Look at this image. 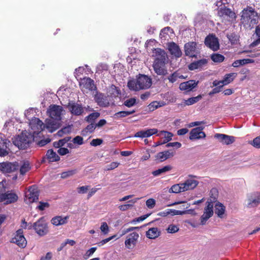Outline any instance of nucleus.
Returning a JSON list of instances; mask_svg holds the SVG:
<instances>
[{
    "label": "nucleus",
    "instance_id": "c756f323",
    "mask_svg": "<svg viewBox=\"0 0 260 260\" xmlns=\"http://www.w3.org/2000/svg\"><path fill=\"white\" fill-rule=\"evenodd\" d=\"M69 219V216H56L51 220V223L55 226H59L66 224Z\"/></svg>",
    "mask_w": 260,
    "mask_h": 260
},
{
    "label": "nucleus",
    "instance_id": "7ed1b4c3",
    "mask_svg": "<svg viewBox=\"0 0 260 260\" xmlns=\"http://www.w3.org/2000/svg\"><path fill=\"white\" fill-rule=\"evenodd\" d=\"M151 85V79L148 76L142 74H139L136 80H129L127 83L129 89L134 91L148 89Z\"/></svg>",
    "mask_w": 260,
    "mask_h": 260
},
{
    "label": "nucleus",
    "instance_id": "393cba45",
    "mask_svg": "<svg viewBox=\"0 0 260 260\" xmlns=\"http://www.w3.org/2000/svg\"><path fill=\"white\" fill-rule=\"evenodd\" d=\"M157 133L158 130L156 128L147 129L138 132L134 137L141 138H148Z\"/></svg>",
    "mask_w": 260,
    "mask_h": 260
},
{
    "label": "nucleus",
    "instance_id": "37998d69",
    "mask_svg": "<svg viewBox=\"0 0 260 260\" xmlns=\"http://www.w3.org/2000/svg\"><path fill=\"white\" fill-rule=\"evenodd\" d=\"M100 114L99 112H93L85 117V120L89 123H94V121L96 119Z\"/></svg>",
    "mask_w": 260,
    "mask_h": 260
},
{
    "label": "nucleus",
    "instance_id": "2eb2a0df",
    "mask_svg": "<svg viewBox=\"0 0 260 260\" xmlns=\"http://www.w3.org/2000/svg\"><path fill=\"white\" fill-rule=\"evenodd\" d=\"M39 194L37 187L35 186H31L29 187L28 192L26 194L25 197L27 198L28 202L32 203L38 201Z\"/></svg>",
    "mask_w": 260,
    "mask_h": 260
},
{
    "label": "nucleus",
    "instance_id": "0e129e2a",
    "mask_svg": "<svg viewBox=\"0 0 260 260\" xmlns=\"http://www.w3.org/2000/svg\"><path fill=\"white\" fill-rule=\"evenodd\" d=\"M6 181L3 180L0 182V195L4 193L6 191Z\"/></svg>",
    "mask_w": 260,
    "mask_h": 260
},
{
    "label": "nucleus",
    "instance_id": "13d9d810",
    "mask_svg": "<svg viewBox=\"0 0 260 260\" xmlns=\"http://www.w3.org/2000/svg\"><path fill=\"white\" fill-rule=\"evenodd\" d=\"M147 207L149 209H152L155 205V201L153 199H149L146 202Z\"/></svg>",
    "mask_w": 260,
    "mask_h": 260
},
{
    "label": "nucleus",
    "instance_id": "20e7f679",
    "mask_svg": "<svg viewBox=\"0 0 260 260\" xmlns=\"http://www.w3.org/2000/svg\"><path fill=\"white\" fill-rule=\"evenodd\" d=\"M13 143L19 149H24L29 146L32 141V136L26 132L12 139Z\"/></svg>",
    "mask_w": 260,
    "mask_h": 260
},
{
    "label": "nucleus",
    "instance_id": "a211bd4d",
    "mask_svg": "<svg viewBox=\"0 0 260 260\" xmlns=\"http://www.w3.org/2000/svg\"><path fill=\"white\" fill-rule=\"evenodd\" d=\"M185 53L186 56L194 57L197 53V43L194 42H188L184 45Z\"/></svg>",
    "mask_w": 260,
    "mask_h": 260
},
{
    "label": "nucleus",
    "instance_id": "ddd939ff",
    "mask_svg": "<svg viewBox=\"0 0 260 260\" xmlns=\"http://www.w3.org/2000/svg\"><path fill=\"white\" fill-rule=\"evenodd\" d=\"M139 237V235L136 232H133L128 235L124 242L125 247L128 249L134 247L136 245Z\"/></svg>",
    "mask_w": 260,
    "mask_h": 260
},
{
    "label": "nucleus",
    "instance_id": "423d86ee",
    "mask_svg": "<svg viewBox=\"0 0 260 260\" xmlns=\"http://www.w3.org/2000/svg\"><path fill=\"white\" fill-rule=\"evenodd\" d=\"M33 228L36 232L41 236H44L48 232L47 225L45 222L43 217L40 218L37 221L35 222L32 225H30L28 229Z\"/></svg>",
    "mask_w": 260,
    "mask_h": 260
},
{
    "label": "nucleus",
    "instance_id": "a19ab883",
    "mask_svg": "<svg viewBox=\"0 0 260 260\" xmlns=\"http://www.w3.org/2000/svg\"><path fill=\"white\" fill-rule=\"evenodd\" d=\"M227 38L232 44H237L239 41V36L235 32L227 35Z\"/></svg>",
    "mask_w": 260,
    "mask_h": 260
},
{
    "label": "nucleus",
    "instance_id": "f03ea898",
    "mask_svg": "<svg viewBox=\"0 0 260 260\" xmlns=\"http://www.w3.org/2000/svg\"><path fill=\"white\" fill-rule=\"evenodd\" d=\"M29 126L32 130L33 135L39 134L45 127L51 133L53 132L58 128V125L54 123L51 119H47L46 124H44L41 120L36 117L30 120Z\"/></svg>",
    "mask_w": 260,
    "mask_h": 260
},
{
    "label": "nucleus",
    "instance_id": "1a4fd4ad",
    "mask_svg": "<svg viewBox=\"0 0 260 260\" xmlns=\"http://www.w3.org/2000/svg\"><path fill=\"white\" fill-rule=\"evenodd\" d=\"M11 242L16 244L18 246L21 248H24L26 246L27 242L23 236V231L22 229H19L17 231Z\"/></svg>",
    "mask_w": 260,
    "mask_h": 260
},
{
    "label": "nucleus",
    "instance_id": "f257e3e1",
    "mask_svg": "<svg viewBox=\"0 0 260 260\" xmlns=\"http://www.w3.org/2000/svg\"><path fill=\"white\" fill-rule=\"evenodd\" d=\"M241 23L246 28L251 29L258 21L257 13L251 7H247L241 12Z\"/></svg>",
    "mask_w": 260,
    "mask_h": 260
},
{
    "label": "nucleus",
    "instance_id": "c03bdc74",
    "mask_svg": "<svg viewBox=\"0 0 260 260\" xmlns=\"http://www.w3.org/2000/svg\"><path fill=\"white\" fill-rule=\"evenodd\" d=\"M202 98V96L201 95L190 98L185 101V104L187 106L191 105L199 102Z\"/></svg>",
    "mask_w": 260,
    "mask_h": 260
},
{
    "label": "nucleus",
    "instance_id": "c85d7f7f",
    "mask_svg": "<svg viewBox=\"0 0 260 260\" xmlns=\"http://www.w3.org/2000/svg\"><path fill=\"white\" fill-rule=\"evenodd\" d=\"M60 157L52 149H49L47 151L45 156L43 158L42 162H45L46 160L49 162H54L58 161Z\"/></svg>",
    "mask_w": 260,
    "mask_h": 260
},
{
    "label": "nucleus",
    "instance_id": "49530a36",
    "mask_svg": "<svg viewBox=\"0 0 260 260\" xmlns=\"http://www.w3.org/2000/svg\"><path fill=\"white\" fill-rule=\"evenodd\" d=\"M211 58L215 62H221L224 60V57L221 54L214 53L211 55Z\"/></svg>",
    "mask_w": 260,
    "mask_h": 260
},
{
    "label": "nucleus",
    "instance_id": "6e6552de",
    "mask_svg": "<svg viewBox=\"0 0 260 260\" xmlns=\"http://www.w3.org/2000/svg\"><path fill=\"white\" fill-rule=\"evenodd\" d=\"M203 214L201 217V224L205 225L207 221L213 215L214 205L212 202H207Z\"/></svg>",
    "mask_w": 260,
    "mask_h": 260
},
{
    "label": "nucleus",
    "instance_id": "8fccbe9b",
    "mask_svg": "<svg viewBox=\"0 0 260 260\" xmlns=\"http://www.w3.org/2000/svg\"><path fill=\"white\" fill-rule=\"evenodd\" d=\"M136 103V100L135 98H131L124 101L123 105L127 107H131Z\"/></svg>",
    "mask_w": 260,
    "mask_h": 260
},
{
    "label": "nucleus",
    "instance_id": "58836bf2",
    "mask_svg": "<svg viewBox=\"0 0 260 260\" xmlns=\"http://www.w3.org/2000/svg\"><path fill=\"white\" fill-rule=\"evenodd\" d=\"M182 183L176 184L172 186L169 189V192L170 193H178L181 192H184L183 190Z\"/></svg>",
    "mask_w": 260,
    "mask_h": 260
},
{
    "label": "nucleus",
    "instance_id": "dca6fc26",
    "mask_svg": "<svg viewBox=\"0 0 260 260\" xmlns=\"http://www.w3.org/2000/svg\"><path fill=\"white\" fill-rule=\"evenodd\" d=\"M152 56L155 58V62H167L168 57L166 52L160 48L154 49L153 50Z\"/></svg>",
    "mask_w": 260,
    "mask_h": 260
},
{
    "label": "nucleus",
    "instance_id": "3c124183",
    "mask_svg": "<svg viewBox=\"0 0 260 260\" xmlns=\"http://www.w3.org/2000/svg\"><path fill=\"white\" fill-rule=\"evenodd\" d=\"M119 165V163L118 162H112L109 165H107L105 167L104 170L106 171H110L112 170L117 167Z\"/></svg>",
    "mask_w": 260,
    "mask_h": 260
},
{
    "label": "nucleus",
    "instance_id": "b1692460",
    "mask_svg": "<svg viewBox=\"0 0 260 260\" xmlns=\"http://www.w3.org/2000/svg\"><path fill=\"white\" fill-rule=\"evenodd\" d=\"M198 181L192 177L186 179L184 183H182L183 190L184 191L193 189L198 185Z\"/></svg>",
    "mask_w": 260,
    "mask_h": 260
},
{
    "label": "nucleus",
    "instance_id": "e433bc0d",
    "mask_svg": "<svg viewBox=\"0 0 260 260\" xmlns=\"http://www.w3.org/2000/svg\"><path fill=\"white\" fill-rule=\"evenodd\" d=\"M172 169V167L171 166H170V165L166 166L162 168H160V169H159L155 171H154L153 172H152V174L154 176H159L162 174L165 173L166 172L171 170Z\"/></svg>",
    "mask_w": 260,
    "mask_h": 260
},
{
    "label": "nucleus",
    "instance_id": "a18cd8bd",
    "mask_svg": "<svg viewBox=\"0 0 260 260\" xmlns=\"http://www.w3.org/2000/svg\"><path fill=\"white\" fill-rule=\"evenodd\" d=\"M188 211H180L177 210L175 209H168L166 210V214H170L171 215H183L188 213Z\"/></svg>",
    "mask_w": 260,
    "mask_h": 260
},
{
    "label": "nucleus",
    "instance_id": "cd10ccee",
    "mask_svg": "<svg viewBox=\"0 0 260 260\" xmlns=\"http://www.w3.org/2000/svg\"><path fill=\"white\" fill-rule=\"evenodd\" d=\"M168 48L171 55L177 58L181 56L182 51L179 46L174 42L169 43L168 45Z\"/></svg>",
    "mask_w": 260,
    "mask_h": 260
},
{
    "label": "nucleus",
    "instance_id": "72a5a7b5",
    "mask_svg": "<svg viewBox=\"0 0 260 260\" xmlns=\"http://www.w3.org/2000/svg\"><path fill=\"white\" fill-rule=\"evenodd\" d=\"M237 73H232L225 75L222 80V85H226L231 83L236 77Z\"/></svg>",
    "mask_w": 260,
    "mask_h": 260
},
{
    "label": "nucleus",
    "instance_id": "aec40b11",
    "mask_svg": "<svg viewBox=\"0 0 260 260\" xmlns=\"http://www.w3.org/2000/svg\"><path fill=\"white\" fill-rule=\"evenodd\" d=\"M80 86L81 89L85 91V89L93 90L96 88L93 80L90 78H83L80 83Z\"/></svg>",
    "mask_w": 260,
    "mask_h": 260
},
{
    "label": "nucleus",
    "instance_id": "4c0bfd02",
    "mask_svg": "<svg viewBox=\"0 0 260 260\" xmlns=\"http://www.w3.org/2000/svg\"><path fill=\"white\" fill-rule=\"evenodd\" d=\"M157 135L159 137L163 136L165 140L164 141V143H167L172 140L173 134L169 132L161 131L159 132Z\"/></svg>",
    "mask_w": 260,
    "mask_h": 260
},
{
    "label": "nucleus",
    "instance_id": "4d7b16f0",
    "mask_svg": "<svg viewBox=\"0 0 260 260\" xmlns=\"http://www.w3.org/2000/svg\"><path fill=\"white\" fill-rule=\"evenodd\" d=\"M252 146L257 148H260V136L253 139L250 143Z\"/></svg>",
    "mask_w": 260,
    "mask_h": 260
},
{
    "label": "nucleus",
    "instance_id": "412c9836",
    "mask_svg": "<svg viewBox=\"0 0 260 260\" xmlns=\"http://www.w3.org/2000/svg\"><path fill=\"white\" fill-rule=\"evenodd\" d=\"M94 100L100 107H106L109 105L108 97L102 93H98L95 95Z\"/></svg>",
    "mask_w": 260,
    "mask_h": 260
},
{
    "label": "nucleus",
    "instance_id": "c9c22d12",
    "mask_svg": "<svg viewBox=\"0 0 260 260\" xmlns=\"http://www.w3.org/2000/svg\"><path fill=\"white\" fill-rule=\"evenodd\" d=\"M20 172L21 175H24L30 169V164L28 161H24L19 164Z\"/></svg>",
    "mask_w": 260,
    "mask_h": 260
},
{
    "label": "nucleus",
    "instance_id": "4be33fe9",
    "mask_svg": "<svg viewBox=\"0 0 260 260\" xmlns=\"http://www.w3.org/2000/svg\"><path fill=\"white\" fill-rule=\"evenodd\" d=\"M248 207H254L260 203V194L258 193H253L249 195L247 200Z\"/></svg>",
    "mask_w": 260,
    "mask_h": 260
},
{
    "label": "nucleus",
    "instance_id": "5701e85b",
    "mask_svg": "<svg viewBox=\"0 0 260 260\" xmlns=\"http://www.w3.org/2000/svg\"><path fill=\"white\" fill-rule=\"evenodd\" d=\"M214 137L223 144L229 145L235 141V137L222 134H216Z\"/></svg>",
    "mask_w": 260,
    "mask_h": 260
},
{
    "label": "nucleus",
    "instance_id": "2f4dec72",
    "mask_svg": "<svg viewBox=\"0 0 260 260\" xmlns=\"http://www.w3.org/2000/svg\"><path fill=\"white\" fill-rule=\"evenodd\" d=\"M160 234L161 232L157 228H151L146 232V236L149 239H155Z\"/></svg>",
    "mask_w": 260,
    "mask_h": 260
},
{
    "label": "nucleus",
    "instance_id": "338daca9",
    "mask_svg": "<svg viewBox=\"0 0 260 260\" xmlns=\"http://www.w3.org/2000/svg\"><path fill=\"white\" fill-rule=\"evenodd\" d=\"M57 152L61 155H64L69 153V150L66 148L60 147L57 150Z\"/></svg>",
    "mask_w": 260,
    "mask_h": 260
},
{
    "label": "nucleus",
    "instance_id": "4468645a",
    "mask_svg": "<svg viewBox=\"0 0 260 260\" xmlns=\"http://www.w3.org/2000/svg\"><path fill=\"white\" fill-rule=\"evenodd\" d=\"M204 128V127L200 126L192 129L190 132L189 139L193 140L205 138L206 134L203 132Z\"/></svg>",
    "mask_w": 260,
    "mask_h": 260
},
{
    "label": "nucleus",
    "instance_id": "9d476101",
    "mask_svg": "<svg viewBox=\"0 0 260 260\" xmlns=\"http://www.w3.org/2000/svg\"><path fill=\"white\" fill-rule=\"evenodd\" d=\"M18 198V196L15 193L12 191H5L4 193L0 195V202L9 204L16 202Z\"/></svg>",
    "mask_w": 260,
    "mask_h": 260
},
{
    "label": "nucleus",
    "instance_id": "5fc2aeb1",
    "mask_svg": "<svg viewBox=\"0 0 260 260\" xmlns=\"http://www.w3.org/2000/svg\"><path fill=\"white\" fill-rule=\"evenodd\" d=\"M167 230L169 233H175L179 231V228L174 224H171L168 226Z\"/></svg>",
    "mask_w": 260,
    "mask_h": 260
},
{
    "label": "nucleus",
    "instance_id": "09e8293b",
    "mask_svg": "<svg viewBox=\"0 0 260 260\" xmlns=\"http://www.w3.org/2000/svg\"><path fill=\"white\" fill-rule=\"evenodd\" d=\"M76 173V170H72L63 172L61 174V178L64 179L72 176Z\"/></svg>",
    "mask_w": 260,
    "mask_h": 260
},
{
    "label": "nucleus",
    "instance_id": "0eeeda50",
    "mask_svg": "<svg viewBox=\"0 0 260 260\" xmlns=\"http://www.w3.org/2000/svg\"><path fill=\"white\" fill-rule=\"evenodd\" d=\"M218 16L229 22H233L235 21L236 15L231 9L225 6H221L218 11Z\"/></svg>",
    "mask_w": 260,
    "mask_h": 260
},
{
    "label": "nucleus",
    "instance_id": "e2e57ef3",
    "mask_svg": "<svg viewBox=\"0 0 260 260\" xmlns=\"http://www.w3.org/2000/svg\"><path fill=\"white\" fill-rule=\"evenodd\" d=\"M116 237L115 235H114V236H112L111 237H110L108 238H106V239H105L102 241H101L100 242L98 243V245L99 246H103L104 245H105V244H106L107 243H108V242H109L110 240H111L112 239H113L114 238H115Z\"/></svg>",
    "mask_w": 260,
    "mask_h": 260
},
{
    "label": "nucleus",
    "instance_id": "6e6d98bb",
    "mask_svg": "<svg viewBox=\"0 0 260 260\" xmlns=\"http://www.w3.org/2000/svg\"><path fill=\"white\" fill-rule=\"evenodd\" d=\"M100 229H101V231L104 234H108L109 231V226L106 222H104L102 223L101 226L100 227Z\"/></svg>",
    "mask_w": 260,
    "mask_h": 260
},
{
    "label": "nucleus",
    "instance_id": "9b49d317",
    "mask_svg": "<svg viewBox=\"0 0 260 260\" xmlns=\"http://www.w3.org/2000/svg\"><path fill=\"white\" fill-rule=\"evenodd\" d=\"M205 44L213 51H216L219 48L218 40L215 36H207L205 40Z\"/></svg>",
    "mask_w": 260,
    "mask_h": 260
},
{
    "label": "nucleus",
    "instance_id": "f8f14e48",
    "mask_svg": "<svg viewBox=\"0 0 260 260\" xmlns=\"http://www.w3.org/2000/svg\"><path fill=\"white\" fill-rule=\"evenodd\" d=\"M19 163L3 162L0 165V170L4 173H9L19 169Z\"/></svg>",
    "mask_w": 260,
    "mask_h": 260
},
{
    "label": "nucleus",
    "instance_id": "473e14b6",
    "mask_svg": "<svg viewBox=\"0 0 260 260\" xmlns=\"http://www.w3.org/2000/svg\"><path fill=\"white\" fill-rule=\"evenodd\" d=\"M225 212V207L221 203L218 202L215 205V213L217 216L222 218Z\"/></svg>",
    "mask_w": 260,
    "mask_h": 260
},
{
    "label": "nucleus",
    "instance_id": "69168bd1",
    "mask_svg": "<svg viewBox=\"0 0 260 260\" xmlns=\"http://www.w3.org/2000/svg\"><path fill=\"white\" fill-rule=\"evenodd\" d=\"M239 61L241 66L248 63H253L254 62V60L249 58L239 59Z\"/></svg>",
    "mask_w": 260,
    "mask_h": 260
},
{
    "label": "nucleus",
    "instance_id": "de8ad7c7",
    "mask_svg": "<svg viewBox=\"0 0 260 260\" xmlns=\"http://www.w3.org/2000/svg\"><path fill=\"white\" fill-rule=\"evenodd\" d=\"M71 129V126L70 125L65 126L58 131L57 134L59 137H62L63 135L70 133Z\"/></svg>",
    "mask_w": 260,
    "mask_h": 260
},
{
    "label": "nucleus",
    "instance_id": "f704fd0d",
    "mask_svg": "<svg viewBox=\"0 0 260 260\" xmlns=\"http://www.w3.org/2000/svg\"><path fill=\"white\" fill-rule=\"evenodd\" d=\"M7 143L6 140L0 138V156H5L8 154V151L6 150Z\"/></svg>",
    "mask_w": 260,
    "mask_h": 260
},
{
    "label": "nucleus",
    "instance_id": "774afa93",
    "mask_svg": "<svg viewBox=\"0 0 260 260\" xmlns=\"http://www.w3.org/2000/svg\"><path fill=\"white\" fill-rule=\"evenodd\" d=\"M103 141L102 140L100 139H93L91 142H90V144L92 146H96L98 145H100L101 144H102Z\"/></svg>",
    "mask_w": 260,
    "mask_h": 260
},
{
    "label": "nucleus",
    "instance_id": "603ef678",
    "mask_svg": "<svg viewBox=\"0 0 260 260\" xmlns=\"http://www.w3.org/2000/svg\"><path fill=\"white\" fill-rule=\"evenodd\" d=\"M178 73L175 72L168 77V79L171 83H174L178 79Z\"/></svg>",
    "mask_w": 260,
    "mask_h": 260
},
{
    "label": "nucleus",
    "instance_id": "79ce46f5",
    "mask_svg": "<svg viewBox=\"0 0 260 260\" xmlns=\"http://www.w3.org/2000/svg\"><path fill=\"white\" fill-rule=\"evenodd\" d=\"M135 112H136L135 110H132V111H120V112L116 113L114 115V118L115 119H119L120 118L125 117L128 115H129L131 114L134 113Z\"/></svg>",
    "mask_w": 260,
    "mask_h": 260
},
{
    "label": "nucleus",
    "instance_id": "f3484780",
    "mask_svg": "<svg viewBox=\"0 0 260 260\" xmlns=\"http://www.w3.org/2000/svg\"><path fill=\"white\" fill-rule=\"evenodd\" d=\"M67 107L72 114L76 116L81 115L84 112L81 105L75 102H70Z\"/></svg>",
    "mask_w": 260,
    "mask_h": 260
},
{
    "label": "nucleus",
    "instance_id": "052dcab7",
    "mask_svg": "<svg viewBox=\"0 0 260 260\" xmlns=\"http://www.w3.org/2000/svg\"><path fill=\"white\" fill-rule=\"evenodd\" d=\"M89 186H82L77 188V191L79 193L83 194L87 192L89 189Z\"/></svg>",
    "mask_w": 260,
    "mask_h": 260
},
{
    "label": "nucleus",
    "instance_id": "39448f33",
    "mask_svg": "<svg viewBox=\"0 0 260 260\" xmlns=\"http://www.w3.org/2000/svg\"><path fill=\"white\" fill-rule=\"evenodd\" d=\"M63 111L62 107L55 105L50 106L47 110V113L54 123L59 126L58 121L61 119V115Z\"/></svg>",
    "mask_w": 260,
    "mask_h": 260
},
{
    "label": "nucleus",
    "instance_id": "7c9ffc66",
    "mask_svg": "<svg viewBox=\"0 0 260 260\" xmlns=\"http://www.w3.org/2000/svg\"><path fill=\"white\" fill-rule=\"evenodd\" d=\"M207 63V60L206 59H202L196 61L191 63L188 66V69L190 71H193L196 69H201L203 67L205 66Z\"/></svg>",
    "mask_w": 260,
    "mask_h": 260
},
{
    "label": "nucleus",
    "instance_id": "bb28decb",
    "mask_svg": "<svg viewBox=\"0 0 260 260\" xmlns=\"http://www.w3.org/2000/svg\"><path fill=\"white\" fill-rule=\"evenodd\" d=\"M198 83L199 81L196 82L193 80H189L188 81L181 83L179 85V89L181 90L189 91L195 88L197 86Z\"/></svg>",
    "mask_w": 260,
    "mask_h": 260
},
{
    "label": "nucleus",
    "instance_id": "680f3d73",
    "mask_svg": "<svg viewBox=\"0 0 260 260\" xmlns=\"http://www.w3.org/2000/svg\"><path fill=\"white\" fill-rule=\"evenodd\" d=\"M83 138L81 136H76L73 140V142L74 144H77L78 145H82L83 143Z\"/></svg>",
    "mask_w": 260,
    "mask_h": 260
},
{
    "label": "nucleus",
    "instance_id": "6ab92c4d",
    "mask_svg": "<svg viewBox=\"0 0 260 260\" xmlns=\"http://www.w3.org/2000/svg\"><path fill=\"white\" fill-rule=\"evenodd\" d=\"M167 62H153V68L155 73L158 75H165L167 74V70L165 67Z\"/></svg>",
    "mask_w": 260,
    "mask_h": 260
},
{
    "label": "nucleus",
    "instance_id": "bf43d9fd",
    "mask_svg": "<svg viewBox=\"0 0 260 260\" xmlns=\"http://www.w3.org/2000/svg\"><path fill=\"white\" fill-rule=\"evenodd\" d=\"M49 204L47 202H40L39 205L37 206V208L41 211L44 210L45 208L49 207Z\"/></svg>",
    "mask_w": 260,
    "mask_h": 260
},
{
    "label": "nucleus",
    "instance_id": "a878e982",
    "mask_svg": "<svg viewBox=\"0 0 260 260\" xmlns=\"http://www.w3.org/2000/svg\"><path fill=\"white\" fill-rule=\"evenodd\" d=\"M175 152L172 150L164 151L159 152L155 155V159L158 160L159 162H162L166 159L173 157L174 155Z\"/></svg>",
    "mask_w": 260,
    "mask_h": 260
},
{
    "label": "nucleus",
    "instance_id": "864d4df0",
    "mask_svg": "<svg viewBox=\"0 0 260 260\" xmlns=\"http://www.w3.org/2000/svg\"><path fill=\"white\" fill-rule=\"evenodd\" d=\"M108 66L105 63H100L96 67V72H101L104 71H107Z\"/></svg>",
    "mask_w": 260,
    "mask_h": 260
},
{
    "label": "nucleus",
    "instance_id": "ea45409f",
    "mask_svg": "<svg viewBox=\"0 0 260 260\" xmlns=\"http://www.w3.org/2000/svg\"><path fill=\"white\" fill-rule=\"evenodd\" d=\"M164 105L162 102L153 101L151 102L148 106V111L152 112L156 110V109L162 107Z\"/></svg>",
    "mask_w": 260,
    "mask_h": 260
}]
</instances>
